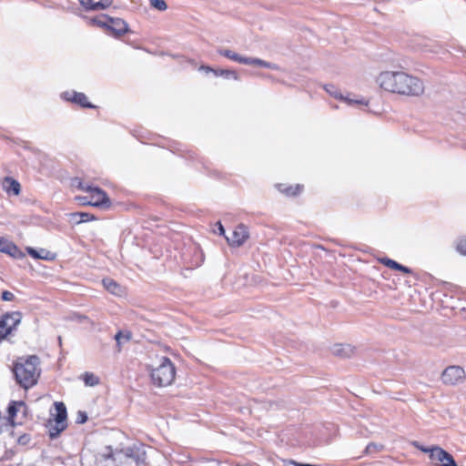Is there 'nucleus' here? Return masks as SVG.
Masks as SVG:
<instances>
[{
	"instance_id": "c756f323",
	"label": "nucleus",
	"mask_w": 466,
	"mask_h": 466,
	"mask_svg": "<svg viewBox=\"0 0 466 466\" xmlns=\"http://www.w3.org/2000/svg\"><path fill=\"white\" fill-rule=\"evenodd\" d=\"M382 448H383L382 445H379V444H376L374 442H370V443H369L367 445V447L365 449V453L366 454H372V453H375V452L379 451Z\"/></svg>"
},
{
	"instance_id": "2eb2a0df",
	"label": "nucleus",
	"mask_w": 466,
	"mask_h": 466,
	"mask_svg": "<svg viewBox=\"0 0 466 466\" xmlns=\"http://www.w3.org/2000/svg\"><path fill=\"white\" fill-rule=\"evenodd\" d=\"M200 70H204L206 73L213 72L217 76H223L227 79L233 78L234 80H239V76L238 73L234 70H226V69H213L209 66H202L199 68Z\"/></svg>"
},
{
	"instance_id": "f03ea898",
	"label": "nucleus",
	"mask_w": 466,
	"mask_h": 466,
	"mask_svg": "<svg viewBox=\"0 0 466 466\" xmlns=\"http://www.w3.org/2000/svg\"><path fill=\"white\" fill-rule=\"evenodd\" d=\"M39 358L35 355L19 358L14 364L13 372L16 382L27 390L36 384L40 376Z\"/></svg>"
},
{
	"instance_id": "9d476101",
	"label": "nucleus",
	"mask_w": 466,
	"mask_h": 466,
	"mask_svg": "<svg viewBox=\"0 0 466 466\" xmlns=\"http://www.w3.org/2000/svg\"><path fill=\"white\" fill-rule=\"evenodd\" d=\"M104 17L109 22L107 30H110L115 36L119 37L128 31V25L123 19L113 18L106 15H104Z\"/></svg>"
},
{
	"instance_id": "bb28decb",
	"label": "nucleus",
	"mask_w": 466,
	"mask_h": 466,
	"mask_svg": "<svg viewBox=\"0 0 466 466\" xmlns=\"http://www.w3.org/2000/svg\"><path fill=\"white\" fill-rule=\"evenodd\" d=\"M380 262H381L384 266H386V267H388V268H391V269H395V270H398V269H399V267H400V263H398L397 261H395V260H393V259H391V258H381V259H380Z\"/></svg>"
},
{
	"instance_id": "20e7f679",
	"label": "nucleus",
	"mask_w": 466,
	"mask_h": 466,
	"mask_svg": "<svg viewBox=\"0 0 466 466\" xmlns=\"http://www.w3.org/2000/svg\"><path fill=\"white\" fill-rule=\"evenodd\" d=\"M218 53L219 55H221L230 60L238 62L239 64L262 66V67L269 68L272 70L279 69V67L277 64L269 63V62H267L260 58L242 56L229 49L219 48V49H218Z\"/></svg>"
},
{
	"instance_id": "dca6fc26",
	"label": "nucleus",
	"mask_w": 466,
	"mask_h": 466,
	"mask_svg": "<svg viewBox=\"0 0 466 466\" xmlns=\"http://www.w3.org/2000/svg\"><path fill=\"white\" fill-rule=\"evenodd\" d=\"M324 88L330 96H334L335 98H339L342 101H345L348 105L362 104V101L352 100L343 96L342 94L334 86H325Z\"/></svg>"
},
{
	"instance_id": "ea45409f",
	"label": "nucleus",
	"mask_w": 466,
	"mask_h": 466,
	"mask_svg": "<svg viewBox=\"0 0 466 466\" xmlns=\"http://www.w3.org/2000/svg\"><path fill=\"white\" fill-rule=\"evenodd\" d=\"M399 271H401L403 273H406V274H410L411 273V269L408 267H405L401 264H400V267H399Z\"/></svg>"
},
{
	"instance_id": "1a4fd4ad",
	"label": "nucleus",
	"mask_w": 466,
	"mask_h": 466,
	"mask_svg": "<svg viewBox=\"0 0 466 466\" xmlns=\"http://www.w3.org/2000/svg\"><path fill=\"white\" fill-rule=\"evenodd\" d=\"M228 244L233 247H240L248 238V231L243 224L238 225L230 238H226Z\"/></svg>"
},
{
	"instance_id": "6ab92c4d",
	"label": "nucleus",
	"mask_w": 466,
	"mask_h": 466,
	"mask_svg": "<svg viewBox=\"0 0 466 466\" xmlns=\"http://www.w3.org/2000/svg\"><path fill=\"white\" fill-rule=\"evenodd\" d=\"M25 409L26 406L24 401H12L7 409L9 420L13 422L17 412L21 411V410L25 411Z\"/></svg>"
},
{
	"instance_id": "a211bd4d",
	"label": "nucleus",
	"mask_w": 466,
	"mask_h": 466,
	"mask_svg": "<svg viewBox=\"0 0 466 466\" xmlns=\"http://www.w3.org/2000/svg\"><path fill=\"white\" fill-rule=\"evenodd\" d=\"M48 429L49 437L56 439L66 428V423H58L57 420L49 421L46 425Z\"/></svg>"
},
{
	"instance_id": "2f4dec72",
	"label": "nucleus",
	"mask_w": 466,
	"mask_h": 466,
	"mask_svg": "<svg viewBox=\"0 0 466 466\" xmlns=\"http://www.w3.org/2000/svg\"><path fill=\"white\" fill-rule=\"evenodd\" d=\"M91 22H92V24L96 25H98L100 27L108 29L109 22L104 16H103V19L94 18V19H92Z\"/></svg>"
},
{
	"instance_id": "473e14b6",
	"label": "nucleus",
	"mask_w": 466,
	"mask_h": 466,
	"mask_svg": "<svg viewBox=\"0 0 466 466\" xmlns=\"http://www.w3.org/2000/svg\"><path fill=\"white\" fill-rule=\"evenodd\" d=\"M87 420V414L86 411L79 410L76 416V423L83 424Z\"/></svg>"
},
{
	"instance_id": "7c9ffc66",
	"label": "nucleus",
	"mask_w": 466,
	"mask_h": 466,
	"mask_svg": "<svg viewBox=\"0 0 466 466\" xmlns=\"http://www.w3.org/2000/svg\"><path fill=\"white\" fill-rule=\"evenodd\" d=\"M150 5L159 11H164L167 8V5L164 0H150Z\"/></svg>"
},
{
	"instance_id": "412c9836",
	"label": "nucleus",
	"mask_w": 466,
	"mask_h": 466,
	"mask_svg": "<svg viewBox=\"0 0 466 466\" xmlns=\"http://www.w3.org/2000/svg\"><path fill=\"white\" fill-rule=\"evenodd\" d=\"M55 408H56V418L55 420H57L58 423H66V405L63 402H55Z\"/></svg>"
},
{
	"instance_id": "423d86ee",
	"label": "nucleus",
	"mask_w": 466,
	"mask_h": 466,
	"mask_svg": "<svg viewBox=\"0 0 466 466\" xmlns=\"http://www.w3.org/2000/svg\"><path fill=\"white\" fill-rule=\"evenodd\" d=\"M22 314L19 311H13L0 317V341L6 339L21 322Z\"/></svg>"
},
{
	"instance_id": "58836bf2",
	"label": "nucleus",
	"mask_w": 466,
	"mask_h": 466,
	"mask_svg": "<svg viewBox=\"0 0 466 466\" xmlns=\"http://www.w3.org/2000/svg\"><path fill=\"white\" fill-rule=\"evenodd\" d=\"M415 447H417L419 450H420L421 451L425 452V453H429L431 454V450H433V447L431 448H426V447H423V446H420L419 445L417 442L414 443Z\"/></svg>"
},
{
	"instance_id": "c85d7f7f",
	"label": "nucleus",
	"mask_w": 466,
	"mask_h": 466,
	"mask_svg": "<svg viewBox=\"0 0 466 466\" xmlns=\"http://www.w3.org/2000/svg\"><path fill=\"white\" fill-rule=\"evenodd\" d=\"M131 338V334L129 332L124 333L122 331H118L115 335V339L117 343V345H120L122 340L128 341Z\"/></svg>"
},
{
	"instance_id": "e433bc0d",
	"label": "nucleus",
	"mask_w": 466,
	"mask_h": 466,
	"mask_svg": "<svg viewBox=\"0 0 466 466\" xmlns=\"http://www.w3.org/2000/svg\"><path fill=\"white\" fill-rule=\"evenodd\" d=\"M104 457L106 459H112L113 461L116 460L111 447H106V452L104 453Z\"/></svg>"
},
{
	"instance_id": "4c0bfd02",
	"label": "nucleus",
	"mask_w": 466,
	"mask_h": 466,
	"mask_svg": "<svg viewBox=\"0 0 466 466\" xmlns=\"http://www.w3.org/2000/svg\"><path fill=\"white\" fill-rule=\"evenodd\" d=\"M216 228H217L214 229L215 233H218L219 235H224L225 234L224 227L222 226V224L220 222H217L216 223Z\"/></svg>"
},
{
	"instance_id": "0eeeda50",
	"label": "nucleus",
	"mask_w": 466,
	"mask_h": 466,
	"mask_svg": "<svg viewBox=\"0 0 466 466\" xmlns=\"http://www.w3.org/2000/svg\"><path fill=\"white\" fill-rule=\"evenodd\" d=\"M441 380L446 385H457L465 380V371L460 366H449L441 374Z\"/></svg>"
},
{
	"instance_id": "f8f14e48",
	"label": "nucleus",
	"mask_w": 466,
	"mask_h": 466,
	"mask_svg": "<svg viewBox=\"0 0 466 466\" xmlns=\"http://www.w3.org/2000/svg\"><path fill=\"white\" fill-rule=\"evenodd\" d=\"M0 252L15 258H20L25 256L15 243L5 238H0Z\"/></svg>"
},
{
	"instance_id": "6e6552de",
	"label": "nucleus",
	"mask_w": 466,
	"mask_h": 466,
	"mask_svg": "<svg viewBox=\"0 0 466 466\" xmlns=\"http://www.w3.org/2000/svg\"><path fill=\"white\" fill-rule=\"evenodd\" d=\"M430 459L437 465L458 466L452 455L438 446H434L433 450H431Z\"/></svg>"
},
{
	"instance_id": "f704fd0d",
	"label": "nucleus",
	"mask_w": 466,
	"mask_h": 466,
	"mask_svg": "<svg viewBox=\"0 0 466 466\" xmlns=\"http://www.w3.org/2000/svg\"><path fill=\"white\" fill-rule=\"evenodd\" d=\"M285 466H319L309 463H299L293 460H289L285 461Z\"/></svg>"
},
{
	"instance_id": "cd10ccee",
	"label": "nucleus",
	"mask_w": 466,
	"mask_h": 466,
	"mask_svg": "<svg viewBox=\"0 0 466 466\" xmlns=\"http://www.w3.org/2000/svg\"><path fill=\"white\" fill-rule=\"evenodd\" d=\"M456 249L460 254L466 256V237L459 238Z\"/></svg>"
},
{
	"instance_id": "b1692460",
	"label": "nucleus",
	"mask_w": 466,
	"mask_h": 466,
	"mask_svg": "<svg viewBox=\"0 0 466 466\" xmlns=\"http://www.w3.org/2000/svg\"><path fill=\"white\" fill-rule=\"evenodd\" d=\"M283 185H279V190L281 192H284L288 196H296L301 191V187L299 185H297L295 187H282Z\"/></svg>"
},
{
	"instance_id": "393cba45",
	"label": "nucleus",
	"mask_w": 466,
	"mask_h": 466,
	"mask_svg": "<svg viewBox=\"0 0 466 466\" xmlns=\"http://www.w3.org/2000/svg\"><path fill=\"white\" fill-rule=\"evenodd\" d=\"M72 217L74 218H79V220L77 221L78 223H81V222H87V221H91L93 219H95V217L89 213H86V212H76V213H73L72 214Z\"/></svg>"
},
{
	"instance_id": "a878e982",
	"label": "nucleus",
	"mask_w": 466,
	"mask_h": 466,
	"mask_svg": "<svg viewBox=\"0 0 466 466\" xmlns=\"http://www.w3.org/2000/svg\"><path fill=\"white\" fill-rule=\"evenodd\" d=\"M350 351V346L343 347L342 345H336L333 349L334 354L341 357H349Z\"/></svg>"
},
{
	"instance_id": "aec40b11",
	"label": "nucleus",
	"mask_w": 466,
	"mask_h": 466,
	"mask_svg": "<svg viewBox=\"0 0 466 466\" xmlns=\"http://www.w3.org/2000/svg\"><path fill=\"white\" fill-rule=\"evenodd\" d=\"M104 288L114 295H120L122 292L121 286L114 279L106 278L102 280Z\"/></svg>"
},
{
	"instance_id": "39448f33",
	"label": "nucleus",
	"mask_w": 466,
	"mask_h": 466,
	"mask_svg": "<svg viewBox=\"0 0 466 466\" xmlns=\"http://www.w3.org/2000/svg\"><path fill=\"white\" fill-rule=\"evenodd\" d=\"M79 187L90 194L89 197L79 198L84 205H90L94 207L109 205V198L102 189L98 187H92L90 186L84 187L82 183H79Z\"/></svg>"
},
{
	"instance_id": "4be33fe9",
	"label": "nucleus",
	"mask_w": 466,
	"mask_h": 466,
	"mask_svg": "<svg viewBox=\"0 0 466 466\" xmlns=\"http://www.w3.org/2000/svg\"><path fill=\"white\" fill-rule=\"evenodd\" d=\"M112 4L113 0H100L98 2H94L93 6H91V11L105 10Z\"/></svg>"
},
{
	"instance_id": "72a5a7b5",
	"label": "nucleus",
	"mask_w": 466,
	"mask_h": 466,
	"mask_svg": "<svg viewBox=\"0 0 466 466\" xmlns=\"http://www.w3.org/2000/svg\"><path fill=\"white\" fill-rule=\"evenodd\" d=\"M1 299L4 301H12L15 299V295L8 290H5L2 292Z\"/></svg>"
},
{
	"instance_id": "9b49d317",
	"label": "nucleus",
	"mask_w": 466,
	"mask_h": 466,
	"mask_svg": "<svg viewBox=\"0 0 466 466\" xmlns=\"http://www.w3.org/2000/svg\"><path fill=\"white\" fill-rule=\"evenodd\" d=\"M62 97L65 100L71 101L75 104L81 106L82 107H86V108H94L95 107V106L93 104H91L90 102L87 101V97L84 93H79V92H76V91H71V92L67 91V92H64L62 94Z\"/></svg>"
},
{
	"instance_id": "a19ab883",
	"label": "nucleus",
	"mask_w": 466,
	"mask_h": 466,
	"mask_svg": "<svg viewBox=\"0 0 466 466\" xmlns=\"http://www.w3.org/2000/svg\"><path fill=\"white\" fill-rule=\"evenodd\" d=\"M79 319H86V316H82V317H79Z\"/></svg>"
},
{
	"instance_id": "ddd939ff",
	"label": "nucleus",
	"mask_w": 466,
	"mask_h": 466,
	"mask_svg": "<svg viewBox=\"0 0 466 466\" xmlns=\"http://www.w3.org/2000/svg\"><path fill=\"white\" fill-rule=\"evenodd\" d=\"M122 451L127 457L133 459L137 463L145 461L146 452L141 445L134 444L125 448Z\"/></svg>"
},
{
	"instance_id": "7ed1b4c3",
	"label": "nucleus",
	"mask_w": 466,
	"mask_h": 466,
	"mask_svg": "<svg viewBox=\"0 0 466 466\" xmlns=\"http://www.w3.org/2000/svg\"><path fill=\"white\" fill-rule=\"evenodd\" d=\"M176 370L171 360L163 357L160 364L151 370L150 376L153 383L159 387L170 385L175 379Z\"/></svg>"
},
{
	"instance_id": "5701e85b",
	"label": "nucleus",
	"mask_w": 466,
	"mask_h": 466,
	"mask_svg": "<svg viewBox=\"0 0 466 466\" xmlns=\"http://www.w3.org/2000/svg\"><path fill=\"white\" fill-rule=\"evenodd\" d=\"M84 382L86 386H96L99 383V379L96 375L90 372H85L84 375Z\"/></svg>"
},
{
	"instance_id": "c9c22d12",
	"label": "nucleus",
	"mask_w": 466,
	"mask_h": 466,
	"mask_svg": "<svg viewBox=\"0 0 466 466\" xmlns=\"http://www.w3.org/2000/svg\"><path fill=\"white\" fill-rule=\"evenodd\" d=\"M80 5L86 10L91 11V6H93V1L92 0H78Z\"/></svg>"
},
{
	"instance_id": "4468645a",
	"label": "nucleus",
	"mask_w": 466,
	"mask_h": 466,
	"mask_svg": "<svg viewBox=\"0 0 466 466\" xmlns=\"http://www.w3.org/2000/svg\"><path fill=\"white\" fill-rule=\"evenodd\" d=\"M26 251L35 259L52 261L56 258V254L46 248L35 249L34 248L27 247Z\"/></svg>"
},
{
	"instance_id": "f3484780",
	"label": "nucleus",
	"mask_w": 466,
	"mask_h": 466,
	"mask_svg": "<svg viewBox=\"0 0 466 466\" xmlns=\"http://www.w3.org/2000/svg\"><path fill=\"white\" fill-rule=\"evenodd\" d=\"M4 187L8 194H13L15 196L19 195L21 190L19 182L9 177H5L4 180Z\"/></svg>"
},
{
	"instance_id": "f257e3e1",
	"label": "nucleus",
	"mask_w": 466,
	"mask_h": 466,
	"mask_svg": "<svg viewBox=\"0 0 466 466\" xmlns=\"http://www.w3.org/2000/svg\"><path fill=\"white\" fill-rule=\"evenodd\" d=\"M378 85L385 91L418 96L424 91L420 79L402 71H385L377 77Z\"/></svg>"
}]
</instances>
